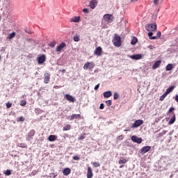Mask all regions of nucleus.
Masks as SVG:
<instances>
[{
    "mask_svg": "<svg viewBox=\"0 0 178 178\" xmlns=\"http://www.w3.org/2000/svg\"><path fill=\"white\" fill-rule=\"evenodd\" d=\"M176 122V114L172 113V117L170 118V121L168 122V124H173Z\"/></svg>",
    "mask_w": 178,
    "mask_h": 178,
    "instance_id": "18",
    "label": "nucleus"
},
{
    "mask_svg": "<svg viewBox=\"0 0 178 178\" xmlns=\"http://www.w3.org/2000/svg\"><path fill=\"white\" fill-rule=\"evenodd\" d=\"M46 60L47 57H45V55L44 54L38 56V65H42V63H44V62H45Z\"/></svg>",
    "mask_w": 178,
    "mask_h": 178,
    "instance_id": "10",
    "label": "nucleus"
},
{
    "mask_svg": "<svg viewBox=\"0 0 178 178\" xmlns=\"http://www.w3.org/2000/svg\"><path fill=\"white\" fill-rule=\"evenodd\" d=\"M173 90H175V86H171L168 88L165 92L168 95V94H170Z\"/></svg>",
    "mask_w": 178,
    "mask_h": 178,
    "instance_id": "25",
    "label": "nucleus"
},
{
    "mask_svg": "<svg viewBox=\"0 0 178 178\" xmlns=\"http://www.w3.org/2000/svg\"><path fill=\"white\" fill-rule=\"evenodd\" d=\"M27 104V102L26 101H22L20 103L21 106H26V104Z\"/></svg>",
    "mask_w": 178,
    "mask_h": 178,
    "instance_id": "41",
    "label": "nucleus"
},
{
    "mask_svg": "<svg viewBox=\"0 0 178 178\" xmlns=\"http://www.w3.org/2000/svg\"><path fill=\"white\" fill-rule=\"evenodd\" d=\"M175 101L178 103V95L175 96Z\"/></svg>",
    "mask_w": 178,
    "mask_h": 178,
    "instance_id": "53",
    "label": "nucleus"
},
{
    "mask_svg": "<svg viewBox=\"0 0 178 178\" xmlns=\"http://www.w3.org/2000/svg\"><path fill=\"white\" fill-rule=\"evenodd\" d=\"M71 172H72V170H70V168H65L63 170V173L64 176H69V175H70Z\"/></svg>",
    "mask_w": 178,
    "mask_h": 178,
    "instance_id": "17",
    "label": "nucleus"
},
{
    "mask_svg": "<svg viewBox=\"0 0 178 178\" xmlns=\"http://www.w3.org/2000/svg\"><path fill=\"white\" fill-rule=\"evenodd\" d=\"M151 150V146H145L143 147L140 152L142 155H144V154H147V152H148V151H150Z\"/></svg>",
    "mask_w": 178,
    "mask_h": 178,
    "instance_id": "13",
    "label": "nucleus"
},
{
    "mask_svg": "<svg viewBox=\"0 0 178 178\" xmlns=\"http://www.w3.org/2000/svg\"><path fill=\"white\" fill-rule=\"evenodd\" d=\"M104 108H105V105L103 103L100 104L99 109H104Z\"/></svg>",
    "mask_w": 178,
    "mask_h": 178,
    "instance_id": "46",
    "label": "nucleus"
},
{
    "mask_svg": "<svg viewBox=\"0 0 178 178\" xmlns=\"http://www.w3.org/2000/svg\"><path fill=\"white\" fill-rule=\"evenodd\" d=\"M103 95L104 98H109L110 97H112V92L111 91H106L103 93Z\"/></svg>",
    "mask_w": 178,
    "mask_h": 178,
    "instance_id": "22",
    "label": "nucleus"
},
{
    "mask_svg": "<svg viewBox=\"0 0 178 178\" xmlns=\"http://www.w3.org/2000/svg\"><path fill=\"white\" fill-rule=\"evenodd\" d=\"M70 129H71V126L70 125H69V124H67V125H65L64 127H63V131H67V130H70Z\"/></svg>",
    "mask_w": 178,
    "mask_h": 178,
    "instance_id": "30",
    "label": "nucleus"
},
{
    "mask_svg": "<svg viewBox=\"0 0 178 178\" xmlns=\"http://www.w3.org/2000/svg\"><path fill=\"white\" fill-rule=\"evenodd\" d=\"M98 5V0H90L89 3V7L90 9H94L95 8H97Z\"/></svg>",
    "mask_w": 178,
    "mask_h": 178,
    "instance_id": "9",
    "label": "nucleus"
},
{
    "mask_svg": "<svg viewBox=\"0 0 178 178\" xmlns=\"http://www.w3.org/2000/svg\"><path fill=\"white\" fill-rule=\"evenodd\" d=\"M158 2H159V0H154V5H158Z\"/></svg>",
    "mask_w": 178,
    "mask_h": 178,
    "instance_id": "51",
    "label": "nucleus"
},
{
    "mask_svg": "<svg viewBox=\"0 0 178 178\" xmlns=\"http://www.w3.org/2000/svg\"><path fill=\"white\" fill-rule=\"evenodd\" d=\"M26 33H28V34H31V31L29 29H25Z\"/></svg>",
    "mask_w": 178,
    "mask_h": 178,
    "instance_id": "52",
    "label": "nucleus"
},
{
    "mask_svg": "<svg viewBox=\"0 0 178 178\" xmlns=\"http://www.w3.org/2000/svg\"><path fill=\"white\" fill-rule=\"evenodd\" d=\"M66 47V43L62 42L60 45L56 48V52H60V51Z\"/></svg>",
    "mask_w": 178,
    "mask_h": 178,
    "instance_id": "16",
    "label": "nucleus"
},
{
    "mask_svg": "<svg viewBox=\"0 0 178 178\" xmlns=\"http://www.w3.org/2000/svg\"><path fill=\"white\" fill-rule=\"evenodd\" d=\"M168 133L167 131L163 130L161 133L159 134V137H162L163 136H165Z\"/></svg>",
    "mask_w": 178,
    "mask_h": 178,
    "instance_id": "38",
    "label": "nucleus"
},
{
    "mask_svg": "<svg viewBox=\"0 0 178 178\" xmlns=\"http://www.w3.org/2000/svg\"><path fill=\"white\" fill-rule=\"evenodd\" d=\"M144 124V120H137L132 124L131 129H136L137 127H140V126Z\"/></svg>",
    "mask_w": 178,
    "mask_h": 178,
    "instance_id": "6",
    "label": "nucleus"
},
{
    "mask_svg": "<svg viewBox=\"0 0 178 178\" xmlns=\"http://www.w3.org/2000/svg\"><path fill=\"white\" fill-rule=\"evenodd\" d=\"M84 138H86V136H84V135H81V136L79 138V140H84Z\"/></svg>",
    "mask_w": 178,
    "mask_h": 178,
    "instance_id": "48",
    "label": "nucleus"
},
{
    "mask_svg": "<svg viewBox=\"0 0 178 178\" xmlns=\"http://www.w3.org/2000/svg\"><path fill=\"white\" fill-rule=\"evenodd\" d=\"M120 137H122H122H123V136H120Z\"/></svg>",
    "mask_w": 178,
    "mask_h": 178,
    "instance_id": "60",
    "label": "nucleus"
},
{
    "mask_svg": "<svg viewBox=\"0 0 178 178\" xmlns=\"http://www.w3.org/2000/svg\"><path fill=\"white\" fill-rule=\"evenodd\" d=\"M19 147H20L21 148H26V147H27V145L24 143H20V144H19Z\"/></svg>",
    "mask_w": 178,
    "mask_h": 178,
    "instance_id": "40",
    "label": "nucleus"
},
{
    "mask_svg": "<svg viewBox=\"0 0 178 178\" xmlns=\"http://www.w3.org/2000/svg\"><path fill=\"white\" fill-rule=\"evenodd\" d=\"M105 22L102 21V29H108V25H106Z\"/></svg>",
    "mask_w": 178,
    "mask_h": 178,
    "instance_id": "33",
    "label": "nucleus"
},
{
    "mask_svg": "<svg viewBox=\"0 0 178 178\" xmlns=\"http://www.w3.org/2000/svg\"><path fill=\"white\" fill-rule=\"evenodd\" d=\"M172 69H173V65H172V64H168L165 67V70H167V72H169V71L172 70Z\"/></svg>",
    "mask_w": 178,
    "mask_h": 178,
    "instance_id": "27",
    "label": "nucleus"
},
{
    "mask_svg": "<svg viewBox=\"0 0 178 178\" xmlns=\"http://www.w3.org/2000/svg\"><path fill=\"white\" fill-rule=\"evenodd\" d=\"M120 168H123V165H120Z\"/></svg>",
    "mask_w": 178,
    "mask_h": 178,
    "instance_id": "57",
    "label": "nucleus"
},
{
    "mask_svg": "<svg viewBox=\"0 0 178 178\" xmlns=\"http://www.w3.org/2000/svg\"><path fill=\"white\" fill-rule=\"evenodd\" d=\"M81 21V17L80 16H74L70 19V23H80Z\"/></svg>",
    "mask_w": 178,
    "mask_h": 178,
    "instance_id": "12",
    "label": "nucleus"
},
{
    "mask_svg": "<svg viewBox=\"0 0 178 178\" xmlns=\"http://www.w3.org/2000/svg\"><path fill=\"white\" fill-rule=\"evenodd\" d=\"M56 45V42L55 41L51 42L49 43V47H51V48H54Z\"/></svg>",
    "mask_w": 178,
    "mask_h": 178,
    "instance_id": "35",
    "label": "nucleus"
},
{
    "mask_svg": "<svg viewBox=\"0 0 178 178\" xmlns=\"http://www.w3.org/2000/svg\"><path fill=\"white\" fill-rule=\"evenodd\" d=\"M138 0H131V2H134V3H136L137 2Z\"/></svg>",
    "mask_w": 178,
    "mask_h": 178,
    "instance_id": "54",
    "label": "nucleus"
},
{
    "mask_svg": "<svg viewBox=\"0 0 178 178\" xmlns=\"http://www.w3.org/2000/svg\"><path fill=\"white\" fill-rule=\"evenodd\" d=\"M57 88H59V86H56Z\"/></svg>",
    "mask_w": 178,
    "mask_h": 178,
    "instance_id": "58",
    "label": "nucleus"
},
{
    "mask_svg": "<svg viewBox=\"0 0 178 178\" xmlns=\"http://www.w3.org/2000/svg\"><path fill=\"white\" fill-rule=\"evenodd\" d=\"M81 115L80 114H72L70 118V120H74V119H80Z\"/></svg>",
    "mask_w": 178,
    "mask_h": 178,
    "instance_id": "20",
    "label": "nucleus"
},
{
    "mask_svg": "<svg viewBox=\"0 0 178 178\" xmlns=\"http://www.w3.org/2000/svg\"><path fill=\"white\" fill-rule=\"evenodd\" d=\"M98 88H99V83H98L97 85H96V86H95V90H98Z\"/></svg>",
    "mask_w": 178,
    "mask_h": 178,
    "instance_id": "50",
    "label": "nucleus"
},
{
    "mask_svg": "<svg viewBox=\"0 0 178 178\" xmlns=\"http://www.w3.org/2000/svg\"><path fill=\"white\" fill-rule=\"evenodd\" d=\"M58 138V136L55 135H50L48 138L49 141H55Z\"/></svg>",
    "mask_w": 178,
    "mask_h": 178,
    "instance_id": "23",
    "label": "nucleus"
},
{
    "mask_svg": "<svg viewBox=\"0 0 178 178\" xmlns=\"http://www.w3.org/2000/svg\"><path fill=\"white\" fill-rule=\"evenodd\" d=\"M3 173L6 176H10L12 175V171L10 170H7L4 171Z\"/></svg>",
    "mask_w": 178,
    "mask_h": 178,
    "instance_id": "28",
    "label": "nucleus"
},
{
    "mask_svg": "<svg viewBox=\"0 0 178 178\" xmlns=\"http://www.w3.org/2000/svg\"><path fill=\"white\" fill-rule=\"evenodd\" d=\"M34 134H35V131L34 130H31L28 136L29 137L31 138L34 136Z\"/></svg>",
    "mask_w": 178,
    "mask_h": 178,
    "instance_id": "31",
    "label": "nucleus"
},
{
    "mask_svg": "<svg viewBox=\"0 0 178 178\" xmlns=\"http://www.w3.org/2000/svg\"><path fill=\"white\" fill-rule=\"evenodd\" d=\"M51 80V74L49 73H44V84H48Z\"/></svg>",
    "mask_w": 178,
    "mask_h": 178,
    "instance_id": "14",
    "label": "nucleus"
},
{
    "mask_svg": "<svg viewBox=\"0 0 178 178\" xmlns=\"http://www.w3.org/2000/svg\"><path fill=\"white\" fill-rule=\"evenodd\" d=\"M56 175H54V178H56Z\"/></svg>",
    "mask_w": 178,
    "mask_h": 178,
    "instance_id": "56",
    "label": "nucleus"
},
{
    "mask_svg": "<svg viewBox=\"0 0 178 178\" xmlns=\"http://www.w3.org/2000/svg\"><path fill=\"white\" fill-rule=\"evenodd\" d=\"M161 61L158 60L154 63V64L152 66V69H158L161 66Z\"/></svg>",
    "mask_w": 178,
    "mask_h": 178,
    "instance_id": "21",
    "label": "nucleus"
},
{
    "mask_svg": "<svg viewBox=\"0 0 178 178\" xmlns=\"http://www.w3.org/2000/svg\"><path fill=\"white\" fill-rule=\"evenodd\" d=\"M124 131H130V129H125Z\"/></svg>",
    "mask_w": 178,
    "mask_h": 178,
    "instance_id": "55",
    "label": "nucleus"
},
{
    "mask_svg": "<svg viewBox=\"0 0 178 178\" xmlns=\"http://www.w3.org/2000/svg\"><path fill=\"white\" fill-rule=\"evenodd\" d=\"M168 95L165 92L162 96L160 97L159 101H163Z\"/></svg>",
    "mask_w": 178,
    "mask_h": 178,
    "instance_id": "34",
    "label": "nucleus"
},
{
    "mask_svg": "<svg viewBox=\"0 0 178 178\" xmlns=\"http://www.w3.org/2000/svg\"><path fill=\"white\" fill-rule=\"evenodd\" d=\"M145 55L144 54H135L132 56H128L129 58L133 59V60H140V59H143Z\"/></svg>",
    "mask_w": 178,
    "mask_h": 178,
    "instance_id": "5",
    "label": "nucleus"
},
{
    "mask_svg": "<svg viewBox=\"0 0 178 178\" xmlns=\"http://www.w3.org/2000/svg\"><path fill=\"white\" fill-rule=\"evenodd\" d=\"M12 106V103H10V102H8L7 104H6V108L8 109H9V108H11Z\"/></svg>",
    "mask_w": 178,
    "mask_h": 178,
    "instance_id": "42",
    "label": "nucleus"
},
{
    "mask_svg": "<svg viewBox=\"0 0 178 178\" xmlns=\"http://www.w3.org/2000/svg\"><path fill=\"white\" fill-rule=\"evenodd\" d=\"M127 162V160H126V159H120L119 161H118V163L120 164V165H122V163H126Z\"/></svg>",
    "mask_w": 178,
    "mask_h": 178,
    "instance_id": "36",
    "label": "nucleus"
},
{
    "mask_svg": "<svg viewBox=\"0 0 178 178\" xmlns=\"http://www.w3.org/2000/svg\"><path fill=\"white\" fill-rule=\"evenodd\" d=\"M131 140L134 143H137V144H141V143H143V138H138V136H131Z\"/></svg>",
    "mask_w": 178,
    "mask_h": 178,
    "instance_id": "11",
    "label": "nucleus"
},
{
    "mask_svg": "<svg viewBox=\"0 0 178 178\" xmlns=\"http://www.w3.org/2000/svg\"><path fill=\"white\" fill-rule=\"evenodd\" d=\"M145 30H147V31H149V33H152V31H155V30H156V24H146Z\"/></svg>",
    "mask_w": 178,
    "mask_h": 178,
    "instance_id": "3",
    "label": "nucleus"
},
{
    "mask_svg": "<svg viewBox=\"0 0 178 178\" xmlns=\"http://www.w3.org/2000/svg\"><path fill=\"white\" fill-rule=\"evenodd\" d=\"M95 67V63L93 62H86L83 65L84 70H91V69H94Z\"/></svg>",
    "mask_w": 178,
    "mask_h": 178,
    "instance_id": "4",
    "label": "nucleus"
},
{
    "mask_svg": "<svg viewBox=\"0 0 178 178\" xmlns=\"http://www.w3.org/2000/svg\"><path fill=\"white\" fill-rule=\"evenodd\" d=\"M1 56H0V59H1Z\"/></svg>",
    "mask_w": 178,
    "mask_h": 178,
    "instance_id": "61",
    "label": "nucleus"
},
{
    "mask_svg": "<svg viewBox=\"0 0 178 178\" xmlns=\"http://www.w3.org/2000/svg\"><path fill=\"white\" fill-rule=\"evenodd\" d=\"M118 98H119V93L115 92L113 95V99L116 100V99H118Z\"/></svg>",
    "mask_w": 178,
    "mask_h": 178,
    "instance_id": "37",
    "label": "nucleus"
},
{
    "mask_svg": "<svg viewBox=\"0 0 178 178\" xmlns=\"http://www.w3.org/2000/svg\"><path fill=\"white\" fill-rule=\"evenodd\" d=\"M83 12L84 13H90V10H88V8H83Z\"/></svg>",
    "mask_w": 178,
    "mask_h": 178,
    "instance_id": "44",
    "label": "nucleus"
},
{
    "mask_svg": "<svg viewBox=\"0 0 178 178\" xmlns=\"http://www.w3.org/2000/svg\"><path fill=\"white\" fill-rule=\"evenodd\" d=\"M73 159H74V161H79L80 159V157H79L77 156H73Z\"/></svg>",
    "mask_w": 178,
    "mask_h": 178,
    "instance_id": "47",
    "label": "nucleus"
},
{
    "mask_svg": "<svg viewBox=\"0 0 178 178\" xmlns=\"http://www.w3.org/2000/svg\"><path fill=\"white\" fill-rule=\"evenodd\" d=\"M106 104L107 106H111L112 105V100L106 101Z\"/></svg>",
    "mask_w": 178,
    "mask_h": 178,
    "instance_id": "39",
    "label": "nucleus"
},
{
    "mask_svg": "<svg viewBox=\"0 0 178 178\" xmlns=\"http://www.w3.org/2000/svg\"><path fill=\"white\" fill-rule=\"evenodd\" d=\"M113 43L115 47H120V45H122V40L120 36L115 35L114 39L113 40Z\"/></svg>",
    "mask_w": 178,
    "mask_h": 178,
    "instance_id": "2",
    "label": "nucleus"
},
{
    "mask_svg": "<svg viewBox=\"0 0 178 178\" xmlns=\"http://www.w3.org/2000/svg\"><path fill=\"white\" fill-rule=\"evenodd\" d=\"M65 99H66L67 101H69V102H76V98H74V97L69 95V94H66L64 96Z\"/></svg>",
    "mask_w": 178,
    "mask_h": 178,
    "instance_id": "8",
    "label": "nucleus"
},
{
    "mask_svg": "<svg viewBox=\"0 0 178 178\" xmlns=\"http://www.w3.org/2000/svg\"><path fill=\"white\" fill-rule=\"evenodd\" d=\"M73 40H74V41L75 42H79V41H80V35L76 34V35L74 36Z\"/></svg>",
    "mask_w": 178,
    "mask_h": 178,
    "instance_id": "26",
    "label": "nucleus"
},
{
    "mask_svg": "<svg viewBox=\"0 0 178 178\" xmlns=\"http://www.w3.org/2000/svg\"><path fill=\"white\" fill-rule=\"evenodd\" d=\"M154 34V33L152 32H149L148 33V37L149 38V40H158V38H161V31L157 32V34L156 36H152V35Z\"/></svg>",
    "mask_w": 178,
    "mask_h": 178,
    "instance_id": "7",
    "label": "nucleus"
},
{
    "mask_svg": "<svg viewBox=\"0 0 178 178\" xmlns=\"http://www.w3.org/2000/svg\"><path fill=\"white\" fill-rule=\"evenodd\" d=\"M102 22L109 24V23H112V22H113V16L111 14H106L103 17Z\"/></svg>",
    "mask_w": 178,
    "mask_h": 178,
    "instance_id": "1",
    "label": "nucleus"
},
{
    "mask_svg": "<svg viewBox=\"0 0 178 178\" xmlns=\"http://www.w3.org/2000/svg\"><path fill=\"white\" fill-rule=\"evenodd\" d=\"M138 39L136 38H134L131 42V45H136L137 44Z\"/></svg>",
    "mask_w": 178,
    "mask_h": 178,
    "instance_id": "29",
    "label": "nucleus"
},
{
    "mask_svg": "<svg viewBox=\"0 0 178 178\" xmlns=\"http://www.w3.org/2000/svg\"><path fill=\"white\" fill-rule=\"evenodd\" d=\"M147 48H149V49L152 50L154 49V48H155L153 45H149L147 46Z\"/></svg>",
    "mask_w": 178,
    "mask_h": 178,
    "instance_id": "49",
    "label": "nucleus"
},
{
    "mask_svg": "<svg viewBox=\"0 0 178 178\" xmlns=\"http://www.w3.org/2000/svg\"><path fill=\"white\" fill-rule=\"evenodd\" d=\"M28 140L30 141V138H28Z\"/></svg>",
    "mask_w": 178,
    "mask_h": 178,
    "instance_id": "59",
    "label": "nucleus"
},
{
    "mask_svg": "<svg viewBox=\"0 0 178 178\" xmlns=\"http://www.w3.org/2000/svg\"><path fill=\"white\" fill-rule=\"evenodd\" d=\"M95 55H97V56H101L102 55V48L101 47H98L95 49L94 51Z\"/></svg>",
    "mask_w": 178,
    "mask_h": 178,
    "instance_id": "15",
    "label": "nucleus"
},
{
    "mask_svg": "<svg viewBox=\"0 0 178 178\" xmlns=\"http://www.w3.org/2000/svg\"><path fill=\"white\" fill-rule=\"evenodd\" d=\"M24 118L23 116H21L18 118V122H24Z\"/></svg>",
    "mask_w": 178,
    "mask_h": 178,
    "instance_id": "43",
    "label": "nucleus"
},
{
    "mask_svg": "<svg viewBox=\"0 0 178 178\" xmlns=\"http://www.w3.org/2000/svg\"><path fill=\"white\" fill-rule=\"evenodd\" d=\"M173 111H175V108L170 107L168 110V113H170L173 112Z\"/></svg>",
    "mask_w": 178,
    "mask_h": 178,
    "instance_id": "45",
    "label": "nucleus"
},
{
    "mask_svg": "<svg viewBox=\"0 0 178 178\" xmlns=\"http://www.w3.org/2000/svg\"><path fill=\"white\" fill-rule=\"evenodd\" d=\"M92 164L95 168H99L100 166L99 162H92Z\"/></svg>",
    "mask_w": 178,
    "mask_h": 178,
    "instance_id": "32",
    "label": "nucleus"
},
{
    "mask_svg": "<svg viewBox=\"0 0 178 178\" xmlns=\"http://www.w3.org/2000/svg\"><path fill=\"white\" fill-rule=\"evenodd\" d=\"M15 36H16V33L13 32L7 36V40H12V38H15Z\"/></svg>",
    "mask_w": 178,
    "mask_h": 178,
    "instance_id": "24",
    "label": "nucleus"
},
{
    "mask_svg": "<svg viewBox=\"0 0 178 178\" xmlns=\"http://www.w3.org/2000/svg\"><path fill=\"white\" fill-rule=\"evenodd\" d=\"M92 170L91 169V167H88L87 177L92 178Z\"/></svg>",
    "mask_w": 178,
    "mask_h": 178,
    "instance_id": "19",
    "label": "nucleus"
}]
</instances>
